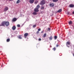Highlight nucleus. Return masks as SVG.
Masks as SVG:
<instances>
[{"instance_id":"1","label":"nucleus","mask_w":74,"mask_h":74,"mask_svg":"<svg viewBox=\"0 0 74 74\" xmlns=\"http://www.w3.org/2000/svg\"><path fill=\"white\" fill-rule=\"evenodd\" d=\"M40 7V5H38L36 7V8L34 9V11L35 12H38V11H39V10H38V9H39Z\"/></svg>"},{"instance_id":"2","label":"nucleus","mask_w":74,"mask_h":74,"mask_svg":"<svg viewBox=\"0 0 74 74\" xmlns=\"http://www.w3.org/2000/svg\"><path fill=\"white\" fill-rule=\"evenodd\" d=\"M45 4V0H42L40 2V4L41 5H43Z\"/></svg>"},{"instance_id":"3","label":"nucleus","mask_w":74,"mask_h":74,"mask_svg":"<svg viewBox=\"0 0 74 74\" xmlns=\"http://www.w3.org/2000/svg\"><path fill=\"white\" fill-rule=\"evenodd\" d=\"M5 21H3L1 23V25H0V26H4L5 25Z\"/></svg>"},{"instance_id":"4","label":"nucleus","mask_w":74,"mask_h":74,"mask_svg":"<svg viewBox=\"0 0 74 74\" xmlns=\"http://www.w3.org/2000/svg\"><path fill=\"white\" fill-rule=\"evenodd\" d=\"M66 46L68 47H70V46H69L68 45H70V42L69 41H68L66 42Z\"/></svg>"},{"instance_id":"5","label":"nucleus","mask_w":74,"mask_h":74,"mask_svg":"<svg viewBox=\"0 0 74 74\" xmlns=\"http://www.w3.org/2000/svg\"><path fill=\"white\" fill-rule=\"evenodd\" d=\"M5 25L6 26H8L10 25V23L8 21H5Z\"/></svg>"},{"instance_id":"6","label":"nucleus","mask_w":74,"mask_h":74,"mask_svg":"<svg viewBox=\"0 0 74 74\" xmlns=\"http://www.w3.org/2000/svg\"><path fill=\"white\" fill-rule=\"evenodd\" d=\"M8 10V7L6 6L5 8L4 9V11L5 12L6 11H7V10Z\"/></svg>"},{"instance_id":"7","label":"nucleus","mask_w":74,"mask_h":74,"mask_svg":"<svg viewBox=\"0 0 74 74\" xmlns=\"http://www.w3.org/2000/svg\"><path fill=\"white\" fill-rule=\"evenodd\" d=\"M17 20V18H14L12 20V21L13 22H15Z\"/></svg>"},{"instance_id":"8","label":"nucleus","mask_w":74,"mask_h":74,"mask_svg":"<svg viewBox=\"0 0 74 74\" xmlns=\"http://www.w3.org/2000/svg\"><path fill=\"white\" fill-rule=\"evenodd\" d=\"M34 1V0H29V2L31 4H33Z\"/></svg>"},{"instance_id":"9","label":"nucleus","mask_w":74,"mask_h":74,"mask_svg":"<svg viewBox=\"0 0 74 74\" xmlns=\"http://www.w3.org/2000/svg\"><path fill=\"white\" fill-rule=\"evenodd\" d=\"M70 8H73L74 7V5L72 4H71L69 5Z\"/></svg>"},{"instance_id":"10","label":"nucleus","mask_w":74,"mask_h":74,"mask_svg":"<svg viewBox=\"0 0 74 74\" xmlns=\"http://www.w3.org/2000/svg\"><path fill=\"white\" fill-rule=\"evenodd\" d=\"M28 35H29V34H28V33H25L24 34V36L26 38L27 36H28Z\"/></svg>"},{"instance_id":"11","label":"nucleus","mask_w":74,"mask_h":74,"mask_svg":"<svg viewBox=\"0 0 74 74\" xmlns=\"http://www.w3.org/2000/svg\"><path fill=\"white\" fill-rule=\"evenodd\" d=\"M54 3H52L50 4V7H54Z\"/></svg>"},{"instance_id":"12","label":"nucleus","mask_w":74,"mask_h":74,"mask_svg":"<svg viewBox=\"0 0 74 74\" xmlns=\"http://www.w3.org/2000/svg\"><path fill=\"white\" fill-rule=\"evenodd\" d=\"M49 40H52V39H53V37H52V36H51L49 38Z\"/></svg>"},{"instance_id":"13","label":"nucleus","mask_w":74,"mask_h":74,"mask_svg":"<svg viewBox=\"0 0 74 74\" xmlns=\"http://www.w3.org/2000/svg\"><path fill=\"white\" fill-rule=\"evenodd\" d=\"M62 11V9H61L57 11V12H61Z\"/></svg>"},{"instance_id":"14","label":"nucleus","mask_w":74,"mask_h":74,"mask_svg":"<svg viewBox=\"0 0 74 74\" xmlns=\"http://www.w3.org/2000/svg\"><path fill=\"white\" fill-rule=\"evenodd\" d=\"M12 29L13 30H15V29H16V27L15 26H13L12 27Z\"/></svg>"},{"instance_id":"15","label":"nucleus","mask_w":74,"mask_h":74,"mask_svg":"<svg viewBox=\"0 0 74 74\" xmlns=\"http://www.w3.org/2000/svg\"><path fill=\"white\" fill-rule=\"evenodd\" d=\"M33 15H37V12H34L33 13Z\"/></svg>"},{"instance_id":"16","label":"nucleus","mask_w":74,"mask_h":74,"mask_svg":"<svg viewBox=\"0 0 74 74\" xmlns=\"http://www.w3.org/2000/svg\"><path fill=\"white\" fill-rule=\"evenodd\" d=\"M72 23H73V22H72V21H70L69 22V25H71L72 24Z\"/></svg>"},{"instance_id":"17","label":"nucleus","mask_w":74,"mask_h":74,"mask_svg":"<svg viewBox=\"0 0 74 74\" xmlns=\"http://www.w3.org/2000/svg\"><path fill=\"white\" fill-rule=\"evenodd\" d=\"M41 10H44V7L43 6H41V7L40 8Z\"/></svg>"},{"instance_id":"18","label":"nucleus","mask_w":74,"mask_h":74,"mask_svg":"<svg viewBox=\"0 0 74 74\" xmlns=\"http://www.w3.org/2000/svg\"><path fill=\"white\" fill-rule=\"evenodd\" d=\"M43 36H44V37H45L47 36V34L46 33L45 34H44Z\"/></svg>"},{"instance_id":"19","label":"nucleus","mask_w":74,"mask_h":74,"mask_svg":"<svg viewBox=\"0 0 74 74\" xmlns=\"http://www.w3.org/2000/svg\"><path fill=\"white\" fill-rule=\"evenodd\" d=\"M58 1V0H53V2H57Z\"/></svg>"},{"instance_id":"20","label":"nucleus","mask_w":74,"mask_h":74,"mask_svg":"<svg viewBox=\"0 0 74 74\" xmlns=\"http://www.w3.org/2000/svg\"><path fill=\"white\" fill-rule=\"evenodd\" d=\"M10 41V38L8 39L7 40V42H9Z\"/></svg>"},{"instance_id":"21","label":"nucleus","mask_w":74,"mask_h":74,"mask_svg":"<svg viewBox=\"0 0 74 74\" xmlns=\"http://www.w3.org/2000/svg\"><path fill=\"white\" fill-rule=\"evenodd\" d=\"M18 38H19V39H22V37H21V35H19V36Z\"/></svg>"},{"instance_id":"22","label":"nucleus","mask_w":74,"mask_h":74,"mask_svg":"<svg viewBox=\"0 0 74 74\" xmlns=\"http://www.w3.org/2000/svg\"><path fill=\"white\" fill-rule=\"evenodd\" d=\"M51 30V28H50L49 27L48 28V29H47L48 31H50Z\"/></svg>"},{"instance_id":"23","label":"nucleus","mask_w":74,"mask_h":74,"mask_svg":"<svg viewBox=\"0 0 74 74\" xmlns=\"http://www.w3.org/2000/svg\"><path fill=\"white\" fill-rule=\"evenodd\" d=\"M38 1H36L35 2H34V3H35V4H37V3H38Z\"/></svg>"},{"instance_id":"24","label":"nucleus","mask_w":74,"mask_h":74,"mask_svg":"<svg viewBox=\"0 0 74 74\" xmlns=\"http://www.w3.org/2000/svg\"><path fill=\"white\" fill-rule=\"evenodd\" d=\"M53 49L54 51H56V48L55 47H54V48Z\"/></svg>"},{"instance_id":"25","label":"nucleus","mask_w":74,"mask_h":74,"mask_svg":"<svg viewBox=\"0 0 74 74\" xmlns=\"http://www.w3.org/2000/svg\"><path fill=\"white\" fill-rule=\"evenodd\" d=\"M19 3V0H18L16 2V3L17 4H18V3Z\"/></svg>"},{"instance_id":"26","label":"nucleus","mask_w":74,"mask_h":74,"mask_svg":"<svg viewBox=\"0 0 74 74\" xmlns=\"http://www.w3.org/2000/svg\"><path fill=\"white\" fill-rule=\"evenodd\" d=\"M54 38H55V40H56V39H57V36H54Z\"/></svg>"},{"instance_id":"27","label":"nucleus","mask_w":74,"mask_h":74,"mask_svg":"<svg viewBox=\"0 0 74 74\" xmlns=\"http://www.w3.org/2000/svg\"><path fill=\"white\" fill-rule=\"evenodd\" d=\"M33 27L34 28L36 27V25H34L33 26Z\"/></svg>"},{"instance_id":"28","label":"nucleus","mask_w":74,"mask_h":74,"mask_svg":"<svg viewBox=\"0 0 74 74\" xmlns=\"http://www.w3.org/2000/svg\"><path fill=\"white\" fill-rule=\"evenodd\" d=\"M40 33V32H39V31H37V32H36V34H38V33Z\"/></svg>"},{"instance_id":"29","label":"nucleus","mask_w":74,"mask_h":74,"mask_svg":"<svg viewBox=\"0 0 74 74\" xmlns=\"http://www.w3.org/2000/svg\"><path fill=\"white\" fill-rule=\"evenodd\" d=\"M38 31L39 32V31H41V29L39 28L38 29Z\"/></svg>"},{"instance_id":"30","label":"nucleus","mask_w":74,"mask_h":74,"mask_svg":"<svg viewBox=\"0 0 74 74\" xmlns=\"http://www.w3.org/2000/svg\"><path fill=\"white\" fill-rule=\"evenodd\" d=\"M20 26H21V25H19V24L17 25L18 27H20Z\"/></svg>"},{"instance_id":"31","label":"nucleus","mask_w":74,"mask_h":74,"mask_svg":"<svg viewBox=\"0 0 74 74\" xmlns=\"http://www.w3.org/2000/svg\"><path fill=\"white\" fill-rule=\"evenodd\" d=\"M69 14H70V12L69 11H68L67 12V14L68 15H69Z\"/></svg>"},{"instance_id":"32","label":"nucleus","mask_w":74,"mask_h":74,"mask_svg":"<svg viewBox=\"0 0 74 74\" xmlns=\"http://www.w3.org/2000/svg\"><path fill=\"white\" fill-rule=\"evenodd\" d=\"M39 41H41V39L40 38H39L38 39Z\"/></svg>"},{"instance_id":"33","label":"nucleus","mask_w":74,"mask_h":74,"mask_svg":"<svg viewBox=\"0 0 74 74\" xmlns=\"http://www.w3.org/2000/svg\"><path fill=\"white\" fill-rule=\"evenodd\" d=\"M56 47H59V45H56Z\"/></svg>"},{"instance_id":"34","label":"nucleus","mask_w":74,"mask_h":74,"mask_svg":"<svg viewBox=\"0 0 74 74\" xmlns=\"http://www.w3.org/2000/svg\"><path fill=\"white\" fill-rule=\"evenodd\" d=\"M44 33V32L43 31H42L41 32V33Z\"/></svg>"},{"instance_id":"35","label":"nucleus","mask_w":74,"mask_h":74,"mask_svg":"<svg viewBox=\"0 0 74 74\" xmlns=\"http://www.w3.org/2000/svg\"><path fill=\"white\" fill-rule=\"evenodd\" d=\"M73 14H74V11L73 12Z\"/></svg>"},{"instance_id":"36","label":"nucleus","mask_w":74,"mask_h":74,"mask_svg":"<svg viewBox=\"0 0 74 74\" xmlns=\"http://www.w3.org/2000/svg\"><path fill=\"white\" fill-rule=\"evenodd\" d=\"M9 1H13V0H9Z\"/></svg>"},{"instance_id":"37","label":"nucleus","mask_w":74,"mask_h":74,"mask_svg":"<svg viewBox=\"0 0 74 74\" xmlns=\"http://www.w3.org/2000/svg\"><path fill=\"white\" fill-rule=\"evenodd\" d=\"M73 56H74V53L73 54Z\"/></svg>"},{"instance_id":"38","label":"nucleus","mask_w":74,"mask_h":74,"mask_svg":"<svg viewBox=\"0 0 74 74\" xmlns=\"http://www.w3.org/2000/svg\"><path fill=\"white\" fill-rule=\"evenodd\" d=\"M1 67H3V66L2 65V66H1Z\"/></svg>"}]
</instances>
